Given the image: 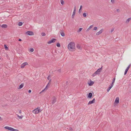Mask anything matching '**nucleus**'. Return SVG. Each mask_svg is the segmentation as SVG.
<instances>
[{"label":"nucleus","mask_w":131,"mask_h":131,"mask_svg":"<svg viewBox=\"0 0 131 131\" xmlns=\"http://www.w3.org/2000/svg\"><path fill=\"white\" fill-rule=\"evenodd\" d=\"M68 47L70 51H74L75 49L74 43V42H70L68 45Z\"/></svg>","instance_id":"obj_1"},{"label":"nucleus","mask_w":131,"mask_h":131,"mask_svg":"<svg viewBox=\"0 0 131 131\" xmlns=\"http://www.w3.org/2000/svg\"><path fill=\"white\" fill-rule=\"evenodd\" d=\"M103 66H102L100 68L98 69L92 75L93 77H94L96 75L99 74L102 70Z\"/></svg>","instance_id":"obj_2"},{"label":"nucleus","mask_w":131,"mask_h":131,"mask_svg":"<svg viewBox=\"0 0 131 131\" xmlns=\"http://www.w3.org/2000/svg\"><path fill=\"white\" fill-rule=\"evenodd\" d=\"M41 111V110H40L38 107H37L33 110L32 111V112L35 114H37Z\"/></svg>","instance_id":"obj_3"},{"label":"nucleus","mask_w":131,"mask_h":131,"mask_svg":"<svg viewBox=\"0 0 131 131\" xmlns=\"http://www.w3.org/2000/svg\"><path fill=\"white\" fill-rule=\"evenodd\" d=\"M56 97L55 96H53L52 97V102L51 103V104L52 105H53V104H54L56 102Z\"/></svg>","instance_id":"obj_4"},{"label":"nucleus","mask_w":131,"mask_h":131,"mask_svg":"<svg viewBox=\"0 0 131 131\" xmlns=\"http://www.w3.org/2000/svg\"><path fill=\"white\" fill-rule=\"evenodd\" d=\"M56 40L57 39H56L53 38L51 40L48 42L47 43L50 44L52 43H54Z\"/></svg>","instance_id":"obj_5"},{"label":"nucleus","mask_w":131,"mask_h":131,"mask_svg":"<svg viewBox=\"0 0 131 131\" xmlns=\"http://www.w3.org/2000/svg\"><path fill=\"white\" fill-rule=\"evenodd\" d=\"M26 34L28 35H34L33 32L31 31H28L26 32Z\"/></svg>","instance_id":"obj_6"},{"label":"nucleus","mask_w":131,"mask_h":131,"mask_svg":"<svg viewBox=\"0 0 131 131\" xmlns=\"http://www.w3.org/2000/svg\"><path fill=\"white\" fill-rule=\"evenodd\" d=\"M130 64L126 68V69L125 72H124V75H126L127 74L128 70L129 69V68L130 67Z\"/></svg>","instance_id":"obj_7"},{"label":"nucleus","mask_w":131,"mask_h":131,"mask_svg":"<svg viewBox=\"0 0 131 131\" xmlns=\"http://www.w3.org/2000/svg\"><path fill=\"white\" fill-rule=\"evenodd\" d=\"M28 65V63L27 62H25L22 64L21 65V68H23L26 65Z\"/></svg>","instance_id":"obj_8"},{"label":"nucleus","mask_w":131,"mask_h":131,"mask_svg":"<svg viewBox=\"0 0 131 131\" xmlns=\"http://www.w3.org/2000/svg\"><path fill=\"white\" fill-rule=\"evenodd\" d=\"M95 101V99L94 98L92 101H90L88 103V104L90 105L93 104L94 103Z\"/></svg>","instance_id":"obj_9"},{"label":"nucleus","mask_w":131,"mask_h":131,"mask_svg":"<svg viewBox=\"0 0 131 131\" xmlns=\"http://www.w3.org/2000/svg\"><path fill=\"white\" fill-rule=\"evenodd\" d=\"M94 83V82L92 81L91 80H90V82H88V84L90 86H91L93 85Z\"/></svg>","instance_id":"obj_10"},{"label":"nucleus","mask_w":131,"mask_h":131,"mask_svg":"<svg viewBox=\"0 0 131 131\" xmlns=\"http://www.w3.org/2000/svg\"><path fill=\"white\" fill-rule=\"evenodd\" d=\"M119 97H117L115 100V102L116 104H118L119 103Z\"/></svg>","instance_id":"obj_11"},{"label":"nucleus","mask_w":131,"mask_h":131,"mask_svg":"<svg viewBox=\"0 0 131 131\" xmlns=\"http://www.w3.org/2000/svg\"><path fill=\"white\" fill-rule=\"evenodd\" d=\"M5 129H8L10 131H12V128L11 127H9L8 126H7L5 127Z\"/></svg>","instance_id":"obj_12"},{"label":"nucleus","mask_w":131,"mask_h":131,"mask_svg":"<svg viewBox=\"0 0 131 131\" xmlns=\"http://www.w3.org/2000/svg\"><path fill=\"white\" fill-rule=\"evenodd\" d=\"M76 7L75 5V6L74 8V9L73 11V13L72 15H75V12H76Z\"/></svg>","instance_id":"obj_13"},{"label":"nucleus","mask_w":131,"mask_h":131,"mask_svg":"<svg viewBox=\"0 0 131 131\" xmlns=\"http://www.w3.org/2000/svg\"><path fill=\"white\" fill-rule=\"evenodd\" d=\"M92 96V94L91 93H89L88 94V97L89 98H90Z\"/></svg>","instance_id":"obj_14"},{"label":"nucleus","mask_w":131,"mask_h":131,"mask_svg":"<svg viewBox=\"0 0 131 131\" xmlns=\"http://www.w3.org/2000/svg\"><path fill=\"white\" fill-rule=\"evenodd\" d=\"M1 27L3 28H6L7 27V26L6 24H3L2 25Z\"/></svg>","instance_id":"obj_15"},{"label":"nucleus","mask_w":131,"mask_h":131,"mask_svg":"<svg viewBox=\"0 0 131 131\" xmlns=\"http://www.w3.org/2000/svg\"><path fill=\"white\" fill-rule=\"evenodd\" d=\"M60 33L61 34V35L63 37H64L65 36V35L64 32L62 30H61V31L60 32Z\"/></svg>","instance_id":"obj_16"},{"label":"nucleus","mask_w":131,"mask_h":131,"mask_svg":"<svg viewBox=\"0 0 131 131\" xmlns=\"http://www.w3.org/2000/svg\"><path fill=\"white\" fill-rule=\"evenodd\" d=\"M77 48L78 49L80 50L82 49V48L81 47L80 45L79 44H78L77 46Z\"/></svg>","instance_id":"obj_17"},{"label":"nucleus","mask_w":131,"mask_h":131,"mask_svg":"<svg viewBox=\"0 0 131 131\" xmlns=\"http://www.w3.org/2000/svg\"><path fill=\"white\" fill-rule=\"evenodd\" d=\"M24 85V84L23 83H21L19 86V88H18L19 89H20L22 88L23 86Z\"/></svg>","instance_id":"obj_18"},{"label":"nucleus","mask_w":131,"mask_h":131,"mask_svg":"<svg viewBox=\"0 0 131 131\" xmlns=\"http://www.w3.org/2000/svg\"><path fill=\"white\" fill-rule=\"evenodd\" d=\"M93 27V26L92 25L90 26L86 30V31H89V30L90 29L92 28Z\"/></svg>","instance_id":"obj_19"},{"label":"nucleus","mask_w":131,"mask_h":131,"mask_svg":"<svg viewBox=\"0 0 131 131\" xmlns=\"http://www.w3.org/2000/svg\"><path fill=\"white\" fill-rule=\"evenodd\" d=\"M131 19V18H128L127 20L126 21V23H128L130 20Z\"/></svg>","instance_id":"obj_20"},{"label":"nucleus","mask_w":131,"mask_h":131,"mask_svg":"<svg viewBox=\"0 0 131 131\" xmlns=\"http://www.w3.org/2000/svg\"><path fill=\"white\" fill-rule=\"evenodd\" d=\"M82 7V5H81L80 6V9H79V13H80L81 11V10Z\"/></svg>","instance_id":"obj_21"},{"label":"nucleus","mask_w":131,"mask_h":131,"mask_svg":"<svg viewBox=\"0 0 131 131\" xmlns=\"http://www.w3.org/2000/svg\"><path fill=\"white\" fill-rule=\"evenodd\" d=\"M4 47L5 49L6 50H8V48L6 45H4Z\"/></svg>","instance_id":"obj_22"},{"label":"nucleus","mask_w":131,"mask_h":131,"mask_svg":"<svg viewBox=\"0 0 131 131\" xmlns=\"http://www.w3.org/2000/svg\"><path fill=\"white\" fill-rule=\"evenodd\" d=\"M23 23L22 22H19L18 24V25L19 26H21L22 25Z\"/></svg>","instance_id":"obj_23"},{"label":"nucleus","mask_w":131,"mask_h":131,"mask_svg":"<svg viewBox=\"0 0 131 131\" xmlns=\"http://www.w3.org/2000/svg\"><path fill=\"white\" fill-rule=\"evenodd\" d=\"M41 35L42 36H44L46 35L45 33L44 32L41 33Z\"/></svg>","instance_id":"obj_24"},{"label":"nucleus","mask_w":131,"mask_h":131,"mask_svg":"<svg viewBox=\"0 0 131 131\" xmlns=\"http://www.w3.org/2000/svg\"><path fill=\"white\" fill-rule=\"evenodd\" d=\"M83 28H80L78 30L77 32H80L82 29Z\"/></svg>","instance_id":"obj_25"},{"label":"nucleus","mask_w":131,"mask_h":131,"mask_svg":"<svg viewBox=\"0 0 131 131\" xmlns=\"http://www.w3.org/2000/svg\"><path fill=\"white\" fill-rule=\"evenodd\" d=\"M49 83L47 85V86H46V87L43 90H42V91H41V92H40V93H41L42 92H43L46 89H47V86H48V84H49Z\"/></svg>","instance_id":"obj_26"},{"label":"nucleus","mask_w":131,"mask_h":131,"mask_svg":"<svg viewBox=\"0 0 131 131\" xmlns=\"http://www.w3.org/2000/svg\"><path fill=\"white\" fill-rule=\"evenodd\" d=\"M12 131H19V130L17 129H14L13 128H12Z\"/></svg>","instance_id":"obj_27"},{"label":"nucleus","mask_w":131,"mask_h":131,"mask_svg":"<svg viewBox=\"0 0 131 131\" xmlns=\"http://www.w3.org/2000/svg\"><path fill=\"white\" fill-rule=\"evenodd\" d=\"M112 88V87L110 86L107 89V91L108 92L110 91V89L111 88Z\"/></svg>","instance_id":"obj_28"},{"label":"nucleus","mask_w":131,"mask_h":131,"mask_svg":"<svg viewBox=\"0 0 131 131\" xmlns=\"http://www.w3.org/2000/svg\"><path fill=\"white\" fill-rule=\"evenodd\" d=\"M58 47H60V44L59 43H58L56 45Z\"/></svg>","instance_id":"obj_29"},{"label":"nucleus","mask_w":131,"mask_h":131,"mask_svg":"<svg viewBox=\"0 0 131 131\" xmlns=\"http://www.w3.org/2000/svg\"><path fill=\"white\" fill-rule=\"evenodd\" d=\"M69 131H73V129L71 127H69Z\"/></svg>","instance_id":"obj_30"},{"label":"nucleus","mask_w":131,"mask_h":131,"mask_svg":"<svg viewBox=\"0 0 131 131\" xmlns=\"http://www.w3.org/2000/svg\"><path fill=\"white\" fill-rule=\"evenodd\" d=\"M101 34V33H100V31H99V32H97L96 33V35H99L100 34Z\"/></svg>","instance_id":"obj_31"},{"label":"nucleus","mask_w":131,"mask_h":131,"mask_svg":"<svg viewBox=\"0 0 131 131\" xmlns=\"http://www.w3.org/2000/svg\"><path fill=\"white\" fill-rule=\"evenodd\" d=\"M83 15L84 17H86V14L85 13H83Z\"/></svg>","instance_id":"obj_32"},{"label":"nucleus","mask_w":131,"mask_h":131,"mask_svg":"<svg viewBox=\"0 0 131 131\" xmlns=\"http://www.w3.org/2000/svg\"><path fill=\"white\" fill-rule=\"evenodd\" d=\"M60 1H61V4L62 5H63L64 4V3L63 1V0H60Z\"/></svg>","instance_id":"obj_33"},{"label":"nucleus","mask_w":131,"mask_h":131,"mask_svg":"<svg viewBox=\"0 0 131 131\" xmlns=\"http://www.w3.org/2000/svg\"><path fill=\"white\" fill-rule=\"evenodd\" d=\"M34 51V49L33 48H31L30 49V51L31 52H33Z\"/></svg>","instance_id":"obj_34"},{"label":"nucleus","mask_w":131,"mask_h":131,"mask_svg":"<svg viewBox=\"0 0 131 131\" xmlns=\"http://www.w3.org/2000/svg\"><path fill=\"white\" fill-rule=\"evenodd\" d=\"M103 29H102L99 31L100 32V33L101 34L102 32L103 31Z\"/></svg>","instance_id":"obj_35"},{"label":"nucleus","mask_w":131,"mask_h":131,"mask_svg":"<svg viewBox=\"0 0 131 131\" xmlns=\"http://www.w3.org/2000/svg\"><path fill=\"white\" fill-rule=\"evenodd\" d=\"M115 78L114 77L113 78V80L112 82H113V83H114L115 82Z\"/></svg>","instance_id":"obj_36"},{"label":"nucleus","mask_w":131,"mask_h":131,"mask_svg":"<svg viewBox=\"0 0 131 131\" xmlns=\"http://www.w3.org/2000/svg\"><path fill=\"white\" fill-rule=\"evenodd\" d=\"M97 29V27H95L94 28V30H96Z\"/></svg>","instance_id":"obj_37"},{"label":"nucleus","mask_w":131,"mask_h":131,"mask_svg":"<svg viewBox=\"0 0 131 131\" xmlns=\"http://www.w3.org/2000/svg\"><path fill=\"white\" fill-rule=\"evenodd\" d=\"M114 28H112L111 30V32H112L114 30Z\"/></svg>","instance_id":"obj_38"},{"label":"nucleus","mask_w":131,"mask_h":131,"mask_svg":"<svg viewBox=\"0 0 131 131\" xmlns=\"http://www.w3.org/2000/svg\"><path fill=\"white\" fill-rule=\"evenodd\" d=\"M50 76H48V80H50Z\"/></svg>","instance_id":"obj_39"},{"label":"nucleus","mask_w":131,"mask_h":131,"mask_svg":"<svg viewBox=\"0 0 131 131\" xmlns=\"http://www.w3.org/2000/svg\"><path fill=\"white\" fill-rule=\"evenodd\" d=\"M113 85H114V83H113V82H112L111 85L110 86H111L112 87V86H113Z\"/></svg>","instance_id":"obj_40"},{"label":"nucleus","mask_w":131,"mask_h":131,"mask_svg":"<svg viewBox=\"0 0 131 131\" xmlns=\"http://www.w3.org/2000/svg\"><path fill=\"white\" fill-rule=\"evenodd\" d=\"M113 85H114V83H113V82H112L111 85L110 86H111L112 87V86H113Z\"/></svg>","instance_id":"obj_41"},{"label":"nucleus","mask_w":131,"mask_h":131,"mask_svg":"<svg viewBox=\"0 0 131 131\" xmlns=\"http://www.w3.org/2000/svg\"><path fill=\"white\" fill-rule=\"evenodd\" d=\"M23 117V116L21 115V116H19V117L21 119Z\"/></svg>","instance_id":"obj_42"},{"label":"nucleus","mask_w":131,"mask_h":131,"mask_svg":"<svg viewBox=\"0 0 131 131\" xmlns=\"http://www.w3.org/2000/svg\"><path fill=\"white\" fill-rule=\"evenodd\" d=\"M31 90H29L28 91V93H30L31 92Z\"/></svg>","instance_id":"obj_43"},{"label":"nucleus","mask_w":131,"mask_h":131,"mask_svg":"<svg viewBox=\"0 0 131 131\" xmlns=\"http://www.w3.org/2000/svg\"><path fill=\"white\" fill-rule=\"evenodd\" d=\"M114 1H115V0H111V2H112V3H113L114 2Z\"/></svg>","instance_id":"obj_44"},{"label":"nucleus","mask_w":131,"mask_h":131,"mask_svg":"<svg viewBox=\"0 0 131 131\" xmlns=\"http://www.w3.org/2000/svg\"><path fill=\"white\" fill-rule=\"evenodd\" d=\"M116 11L118 12H120V10L119 9H117Z\"/></svg>","instance_id":"obj_45"},{"label":"nucleus","mask_w":131,"mask_h":131,"mask_svg":"<svg viewBox=\"0 0 131 131\" xmlns=\"http://www.w3.org/2000/svg\"><path fill=\"white\" fill-rule=\"evenodd\" d=\"M74 15H72V18H74Z\"/></svg>","instance_id":"obj_46"},{"label":"nucleus","mask_w":131,"mask_h":131,"mask_svg":"<svg viewBox=\"0 0 131 131\" xmlns=\"http://www.w3.org/2000/svg\"><path fill=\"white\" fill-rule=\"evenodd\" d=\"M19 112L20 113H21V110H19Z\"/></svg>","instance_id":"obj_47"},{"label":"nucleus","mask_w":131,"mask_h":131,"mask_svg":"<svg viewBox=\"0 0 131 131\" xmlns=\"http://www.w3.org/2000/svg\"><path fill=\"white\" fill-rule=\"evenodd\" d=\"M58 71L59 72H60L61 71V70L60 69L58 70Z\"/></svg>","instance_id":"obj_48"},{"label":"nucleus","mask_w":131,"mask_h":131,"mask_svg":"<svg viewBox=\"0 0 131 131\" xmlns=\"http://www.w3.org/2000/svg\"><path fill=\"white\" fill-rule=\"evenodd\" d=\"M21 40H22L21 39H18V41H21Z\"/></svg>","instance_id":"obj_49"},{"label":"nucleus","mask_w":131,"mask_h":131,"mask_svg":"<svg viewBox=\"0 0 131 131\" xmlns=\"http://www.w3.org/2000/svg\"><path fill=\"white\" fill-rule=\"evenodd\" d=\"M2 118L0 116V120L2 121Z\"/></svg>","instance_id":"obj_50"},{"label":"nucleus","mask_w":131,"mask_h":131,"mask_svg":"<svg viewBox=\"0 0 131 131\" xmlns=\"http://www.w3.org/2000/svg\"><path fill=\"white\" fill-rule=\"evenodd\" d=\"M49 80V83H50L51 82V79H50Z\"/></svg>","instance_id":"obj_51"},{"label":"nucleus","mask_w":131,"mask_h":131,"mask_svg":"<svg viewBox=\"0 0 131 131\" xmlns=\"http://www.w3.org/2000/svg\"><path fill=\"white\" fill-rule=\"evenodd\" d=\"M17 116L18 117H19V116L18 115H17Z\"/></svg>","instance_id":"obj_52"},{"label":"nucleus","mask_w":131,"mask_h":131,"mask_svg":"<svg viewBox=\"0 0 131 131\" xmlns=\"http://www.w3.org/2000/svg\"><path fill=\"white\" fill-rule=\"evenodd\" d=\"M68 83V82H67L66 83L67 84V83Z\"/></svg>","instance_id":"obj_53"},{"label":"nucleus","mask_w":131,"mask_h":131,"mask_svg":"<svg viewBox=\"0 0 131 131\" xmlns=\"http://www.w3.org/2000/svg\"><path fill=\"white\" fill-rule=\"evenodd\" d=\"M67 129L69 130V127L68 128H67Z\"/></svg>","instance_id":"obj_54"},{"label":"nucleus","mask_w":131,"mask_h":131,"mask_svg":"<svg viewBox=\"0 0 131 131\" xmlns=\"http://www.w3.org/2000/svg\"><path fill=\"white\" fill-rule=\"evenodd\" d=\"M1 26V25H0V27Z\"/></svg>","instance_id":"obj_55"},{"label":"nucleus","mask_w":131,"mask_h":131,"mask_svg":"<svg viewBox=\"0 0 131 131\" xmlns=\"http://www.w3.org/2000/svg\"><path fill=\"white\" fill-rule=\"evenodd\" d=\"M1 59V58H0V59Z\"/></svg>","instance_id":"obj_56"}]
</instances>
